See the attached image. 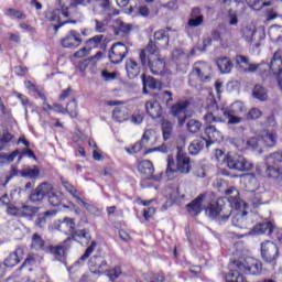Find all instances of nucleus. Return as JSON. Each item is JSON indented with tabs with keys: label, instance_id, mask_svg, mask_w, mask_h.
Instances as JSON below:
<instances>
[{
	"label": "nucleus",
	"instance_id": "5fc2aeb1",
	"mask_svg": "<svg viewBox=\"0 0 282 282\" xmlns=\"http://www.w3.org/2000/svg\"><path fill=\"white\" fill-rule=\"evenodd\" d=\"M142 149H144V145H142V142H137V143L132 144L131 147H127L126 151L130 155H133L135 153H140L142 151Z\"/></svg>",
	"mask_w": 282,
	"mask_h": 282
},
{
	"label": "nucleus",
	"instance_id": "58836bf2",
	"mask_svg": "<svg viewBox=\"0 0 282 282\" xmlns=\"http://www.w3.org/2000/svg\"><path fill=\"white\" fill-rule=\"evenodd\" d=\"M31 249L32 250H44L45 249V240H43L41 235L34 234L32 236Z\"/></svg>",
	"mask_w": 282,
	"mask_h": 282
},
{
	"label": "nucleus",
	"instance_id": "a18cd8bd",
	"mask_svg": "<svg viewBox=\"0 0 282 282\" xmlns=\"http://www.w3.org/2000/svg\"><path fill=\"white\" fill-rule=\"evenodd\" d=\"M17 155H19V149H15L10 154H0V160H2L1 164H11V162L17 159Z\"/></svg>",
	"mask_w": 282,
	"mask_h": 282
},
{
	"label": "nucleus",
	"instance_id": "49530a36",
	"mask_svg": "<svg viewBox=\"0 0 282 282\" xmlns=\"http://www.w3.org/2000/svg\"><path fill=\"white\" fill-rule=\"evenodd\" d=\"M225 194L229 196L228 202H232L234 204H239V191L235 187H230L225 191Z\"/></svg>",
	"mask_w": 282,
	"mask_h": 282
},
{
	"label": "nucleus",
	"instance_id": "c9c22d12",
	"mask_svg": "<svg viewBox=\"0 0 282 282\" xmlns=\"http://www.w3.org/2000/svg\"><path fill=\"white\" fill-rule=\"evenodd\" d=\"M273 227L274 225L271 221L260 223L253 227V232L254 235H265V232L270 235Z\"/></svg>",
	"mask_w": 282,
	"mask_h": 282
},
{
	"label": "nucleus",
	"instance_id": "7ed1b4c3",
	"mask_svg": "<svg viewBox=\"0 0 282 282\" xmlns=\"http://www.w3.org/2000/svg\"><path fill=\"white\" fill-rule=\"evenodd\" d=\"M282 151L273 152L265 159V174L271 180L282 182Z\"/></svg>",
	"mask_w": 282,
	"mask_h": 282
},
{
	"label": "nucleus",
	"instance_id": "4d7b16f0",
	"mask_svg": "<svg viewBox=\"0 0 282 282\" xmlns=\"http://www.w3.org/2000/svg\"><path fill=\"white\" fill-rule=\"evenodd\" d=\"M15 96L20 100L21 105L24 107L25 113H28V107H32V102H30V99L28 98V96L21 93H17Z\"/></svg>",
	"mask_w": 282,
	"mask_h": 282
},
{
	"label": "nucleus",
	"instance_id": "72a5a7b5",
	"mask_svg": "<svg viewBox=\"0 0 282 282\" xmlns=\"http://www.w3.org/2000/svg\"><path fill=\"white\" fill-rule=\"evenodd\" d=\"M230 268H235L236 270H231L229 273L225 275L226 282H243V275L241 274L242 271H239L238 268L232 267V262H230Z\"/></svg>",
	"mask_w": 282,
	"mask_h": 282
},
{
	"label": "nucleus",
	"instance_id": "f03ea898",
	"mask_svg": "<svg viewBox=\"0 0 282 282\" xmlns=\"http://www.w3.org/2000/svg\"><path fill=\"white\" fill-rule=\"evenodd\" d=\"M77 239H85L86 243H89L91 234H89V230L87 229H77V231L66 238L61 245L50 246L48 252L54 254L57 259H65L67 252H69V248H72V242L77 241Z\"/></svg>",
	"mask_w": 282,
	"mask_h": 282
},
{
	"label": "nucleus",
	"instance_id": "c03bdc74",
	"mask_svg": "<svg viewBox=\"0 0 282 282\" xmlns=\"http://www.w3.org/2000/svg\"><path fill=\"white\" fill-rule=\"evenodd\" d=\"M261 138L263 139L264 142L267 140H269V142H276L279 135L276 134L275 130H263L261 132Z\"/></svg>",
	"mask_w": 282,
	"mask_h": 282
},
{
	"label": "nucleus",
	"instance_id": "13d9d810",
	"mask_svg": "<svg viewBox=\"0 0 282 282\" xmlns=\"http://www.w3.org/2000/svg\"><path fill=\"white\" fill-rule=\"evenodd\" d=\"M14 140V134H12L8 129L0 131V142H12Z\"/></svg>",
	"mask_w": 282,
	"mask_h": 282
},
{
	"label": "nucleus",
	"instance_id": "5701e85b",
	"mask_svg": "<svg viewBox=\"0 0 282 282\" xmlns=\"http://www.w3.org/2000/svg\"><path fill=\"white\" fill-rule=\"evenodd\" d=\"M154 44L156 45L158 50H160V47H169L171 36L169 35V31L162 29L154 33Z\"/></svg>",
	"mask_w": 282,
	"mask_h": 282
},
{
	"label": "nucleus",
	"instance_id": "c756f323",
	"mask_svg": "<svg viewBox=\"0 0 282 282\" xmlns=\"http://www.w3.org/2000/svg\"><path fill=\"white\" fill-rule=\"evenodd\" d=\"M186 109H188V101H178L171 106L170 112L174 118H180L182 113L183 116L186 113Z\"/></svg>",
	"mask_w": 282,
	"mask_h": 282
},
{
	"label": "nucleus",
	"instance_id": "9b49d317",
	"mask_svg": "<svg viewBox=\"0 0 282 282\" xmlns=\"http://www.w3.org/2000/svg\"><path fill=\"white\" fill-rule=\"evenodd\" d=\"M204 23V14L199 7H194L191 11L189 19L185 25V32H189L191 28H199Z\"/></svg>",
	"mask_w": 282,
	"mask_h": 282
},
{
	"label": "nucleus",
	"instance_id": "603ef678",
	"mask_svg": "<svg viewBox=\"0 0 282 282\" xmlns=\"http://www.w3.org/2000/svg\"><path fill=\"white\" fill-rule=\"evenodd\" d=\"M73 142H91V140L83 131L77 130L73 135Z\"/></svg>",
	"mask_w": 282,
	"mask_h": 282
},
{
	"label": "nucleus",
	"instance_id": "680f3d73",
	"mask_svg": "<svg viewBox=\"0 0 282 282\" xmlns=\"http://www.w3.org/2000/svg\"><path fill=\"white\" fill-rule=\"evenodd\" d=\"M120 274H122L120 267H115L113 269L108 270L107 276L110 279V281H116Z\"/></svg>",
	"mask_w": 282,
	"mask_h": 282
},
{
	"label": "nucleus",
	"instance_id": "7c9ffc66",
	"mask_svg": "<svg viewBox=\"0 0 282 282\" xmlns=\"http://www.w3.org/2000/svg\"><path fill=\"white\" fill-rule=\"evenodd\" d=\"M24 144V149L19 150L18 153V162H21L23 160V158H31L32 160H35V162L39 160L36 158V154L34 153V150L30 149V142H23Z\"/></svg>",
	"mask_w": 282,
	"mask_h": 282
},
{
	"label": "nucleus",
	"instance_id": "4468645a",
	"mask_svg": "<svg viewBox=\"0 0 282 282\" xmlns=\"http://www.w3.org/2000/svg\"><path fill=\"white\" fill-rule=\"evenodd\" d=\"M148 67L153 76H162L164 75V69H166V63L160 57L154 59L148 57Z\"/></svg>",
	"mask_w": 282,
	"mask_h": 282
},
{
	"label": "nucleus",
	"instance_id": "79ce46f5",
	"mask_svg": "<svg viewBox=\"0 0 282 282\" xmlns=\"http://www.w3.org/2000/svg\"><path fill=\"white\" fill-rule=\"evenodd\" d=\"M22 217H29L32 219L36 213H39V207L30 206V205H23L21 207Z\"/></svg>",
	"mask_w": 282,
	"mask_h": 282
},
{
	"label": "nucleus",
	"instance_id": "bf43d9fd",
	"mask_svg": "<svg viewBox=\"0 0 282 282\" xmlns=\"http://www.w3.org/2000/svg\"><path fill=\"white\" fill-rule=\"evenodd\" d=\"M182 58H186V53H184V50L182 48H175L172 52V59L174 61V63H180Z\"/></svg>",
	"mask_w": 282,
	"mask_h": 282
},
{
	"label": "nucleus",
	"instance_id": "4c0bfd02",
	"mask_svg": "<svg viewBox=\"0 0 282 282\" xmlns=\"http://www.w3.org/2000/svg\"><path fill=\"white\" fill-rule=\"evenodd\" d=\"M161 129L163 133V140H171V135H173V123L169 120H163L161 123Z\"/></svg>",
	"mask_w": 282,
	"mask_h": 282
},
{
	"label": "nucleus",
	"instance_id": "774afa93",
	"mask_svg": "<svg viewBox=\"0 0 282 282\" xmlns=\"http://www.w3.org/2000/svg\"><path fill=\"white\" fill-rule=\"evenodd\" d=\"M206 142H224V134L216 129L214 134H212L210 140H207Z\"/></svg>",
	"mask_w": 282,
	"mask_h": 282
},
{
	"label": "nucleus",
	"instance_id": "09e8293b",
	"mask_svg": "<svg viewBox=\"0 0 282 282\" xmlns=\"http://www.w3.org/2000/svg\"><path fill=\"white\" fill-rule=\"evenodd\" d=\"M102 39H105V35H95L86 41V45H93L94 48L100 47Z\"/></svg>",
	"mask_w": 282,
	"mask_h": 282
},
{
	"label": "nucleus",
	"instance_id": "a19ab883",
	"mask_svg": "<svg viewBox=\"0 0 282 282\" xmlns=\"http://www.w3.org/2000/svg\"><path fill=\"white\" fill-rule=\"evenodd\" d=\"M65 113H68L70 116V118L78 117V102H76V99L70 100L66 105Z\"/></svg>",
	"mask_w": 282,
	"mask_h": 282
},
{
	"label": "nucleus",
	"instance_id": "69168bd1",
	"mask_svg": "<svg viewBox=\"0 0 282 282\" xmlns=\"http://www.w3.org/2000/svg\"><path fill=\"white\" fill-rule=\"evenodd\" d=\"M36 228L43 230L47 226V217L45 215H40L35 220Z\"/></svg>",
	"mask_w": 282,
	"mask_h": 282
},
{
	"label": "nucleus",
	"instance_id": "6e6d98bb",
	"mask_svg": "<svg viewBox=\"0 0 282 282\" xmlns=\"http://www.w3.org/2000/svg\"><path fill=\"white\" fill-rule=\"evenodd\" d=\"M46 19H47V21H51V22L56 21L57 23H59L61 22V9H55V10L48 12L46 14Z\"/></svg>",
	"mask_w": 282,
	"mask_h": 282
},
{
	"label": "nucleus",
	"instance_id": "39448f33",
	"mask_svg": "<svg viewBox=\"0 0 282 282\" xmlns=\"http://www.w3.org/2000/svg\"><path fill=\"white\" fill-rule=\"evenodd\" d=\"M231 267L237 268L239 272L253 275L259 274L263 270L261 261L250 257L243 260H231Z\"/></svg>",
	"mask_w": 282,
	"mask_h": 282
},
{
	"label": "nucleus",
	"instance_id": "3c124183",
	"mask_svg": "<svg viewBox=\"0 0 282 282\" xmlns=\"http://www.w3.org/2000/svg\"><path fill=\"white\" fill-rule=\"evenodd\" d=\"M269 237L273 239V241H282V229L279 227L273 226L270 230Z\"/></svg>",
	"mask_w": 282,
	"mask_h": 282
},
{
	"label": "nucleus",
	"instance_id": "de8ad7c7",
	"mask_svg": "<svg viewBox=\"0 0 282 282\" xmlns=\"http://www.w3.org/2000/svg\"><path fill=\"white\" fill-rule=\"evenodd\" d=\"M7 12L10 19H19L20 21H24V19H26L25 13H23V11L9 8Z\"/></svg>",
	"mask_w": 282,
	"mask_h": 282
},
{
	"label": "nucleus",
	"instance_id": "e2e57ef3",
	"mask_svg": "<svg viewBox=\"0 0 282 282\" xmlns=\"http://www.w3.org/2000/svg\"><path fill=\"white\" fill-rule=\"evenodd\" d=\"M230 109L232 113H243V101L236 100L231 104Z\"/></svg>",
	"mask_w": 282,
	"mask_h": 282
},
{
	"label": "nucleus",
	"instance_id": "0e129e2a",
	"mask_svg": "<svg viewBox=\"0 0 282 282\" xmlns=\"http://www.w3.org/2000/svg\"><path fill=\"white\" fill-rule=\"evenodd\" d=\"M91 52V47L87 48V47H82L79 48L77 52L74 53V58H85V56H89Z\"/></svg>",
	"mask_w": 282,
	"mask_h": 282
},
{
	"label": "nucleus",
	"instance_id": "e433bc0d",
	"mask_svg": "<svg viewBox=\"0 0 282 282\" xmlns=\"http://www.w3.org/2000/svg\"><path fill=\"white\" fill-rule=\"evenodd\" d=\"M156 100H159V102L165 107H171V102H173V93L170 90H163L156 95Z\"/></svg>",
	"mask_w": 282,
	"mask_h": 282
},
{
	"label": "nucleus",
	"instance_id": "6e6552de",
	"mask_svg": "<svg viewBox=\"0 0 282 282\" xmlns=\"http://www.w3.org/2000/svg\"><path fill=\"white\" fill-rule=\"evenodd\" d=\"M62 47L66 50H78L83 45V37L80 33L76 30H70L62 40Z\"/></svg>",
	"mask_w": 282,
	"mask_h": 282
},
{
	"label": "nucleus",
	"instance_id": "8fccbe9b",
	"mask_svg": "<svg viewBox=\"0 0 282 282\" xmlns=\"http://www.w3.org/2000/svg\"><path fill=\"white\" fill-rule=\"evenodd\" d=\"M130 122L133 124H142V122H144V112L140 110L134 111L130 118Z\"/></svg>",
	"mask_w": 282,
	"mask_h": 282
},
{
	"label": "nucleus",
	"instance_id": "393cba45",
	"mask_svg": "<svg viewBox=\"0 0 282 282\" xmlns=\"http://www.w3.org/2000/svg\"><path fill=\"white\" fill-rule=\"evenodd\" d=\"M126 14H130L131 17H143L147 19L149 14H151V10L147 6H134L124 10Z\"/></svg>",
	"mask_w": 282,
	"mask_h": 282
},
{
	"label": "nucleus",
	"instance_id": "f704fd0d",
	"mask_svg": "<svg viewBox=\"0 0 282 282\" xmlns=\"http://www.w3.org/2000/svg\"><path fill=\"white\" fill-rule=\"evenodd\" d=\"M96 246H97L96 240H93L90 246L86 248L84 254L80 256V258L77 261H75L74 265H83V263H85V261H87V259L91 257V254L94 253V250H96Z\"/></svg>",
	"mask_w": 282,
	"mask_h": 282
},
{
	"label": "nucleus",
	"instance_id": "37998d69",
	"mask_svg": "<svg viewBox=\"0 0 282 282\" xmlns=\"http://www.w3.org/2000/svg\"><path fill=\"white\" fill-rule=\"evenodd\" d=\"M187 131L189 133H197L202 129V123L197 119H189L186 123Z\"/></svg>",
	"mask_w": 282,
	"mask_h": 282
},
{
	"label": "nucleus",
	"instance_id": "a211bd4d",
	"mask_svg": "<svg viewBox=\"0 0 282 282\" xmlns=\"http://www.w3.org/2000/svg\"><path fill=\"white\" fill-rule=\"evenodd\" d=\"M231 224L241 230L250 228V220H248V212H237L231 218Z\"/></svg>",
	"mask_w": 282,
	"mask_h": 282
},
{
	"label": "nucleus",
	"instance_id": "cd10ccee",
	"mask_svg": "<svg viewBox=\"0 0 282 282\" xmlns=\"http://www.w3.org/2000/svg\"><path fill=\"white\" fill-rule=\"evenodd\" d=\"M216 65L220 72V74H230L232 72V67H235V64H232V61L228 59V57H220L217 59Z\"/></svg>",
	"mask_w": 282,
	"mask_h": 282
},
{
	"label": "nucleus",
	"instance_id": "864d4df0",
	"mask_svg": "<svg viewBox=\"0 0 282 282\" xmlns=\"http://www.w3.org/2000/svg\"><path fill=\"white\" fill-rule=\"evenodd\" d=\"M202 149H204V143L202 142H192L188 145V152L191 153V155H197V153H199Z\"/></svg>",
	"mask_w": 282,
	"mask_h": 282
},
{
	"label": "nucleus",
	"instance_id": "ddd939ff",
	"mask_svg": "<svg viewBox=\"0 0 282 282\" xmlns=\"http://www.w3.org/2000/svg\"><path fill=\"white\" fill-rule=\"evenodd\" d=\"M205 199L206 193L199 194L194 200L187 204V213H189V215H192L193 217H197V215H200L202 210H204L202 204H204Z\"/></svg>",
	"mask_w": 282,
	"mask_h": 282
},
{
	"label": "nucleus",
	"instance_id": "aec40b11",
	"mask_svg": "<svg viewBox=\"0 0 282 282\" xmlns=\"http://www.w3.org/2000/svg\"><path fill=\"white\" fill-rule=\"evenodd\" d=\"M138 171L145 180H152L153 174L155 173V167L150 160H143L138 164Z\"/></svg>",
	"mask_w": 282,
	"mask_h": 282
},
{
	"label": "nucleus",
	"instance_id": "a878e982",
	"mask_svg": "<svg viewBox=\"0 0 282 282\" xmlns=\"http://www.w3.org/2000/svg\"><path fill=\"white\" fill-rule=\"evenodd\" d=\"M126 70L130 79L138 78L140 75V66L135 59L129 58L126 61Z\"/></svg>",
	"mask_w": 282,
	"mask_h": 282
},
{
	"label": "nucleus",
	"instance_id": "c85d7f7f",
	"mask_svg": "<svg viewBox=\"0 0 282 282\" xmlns=\"http://www.w3.org/2000/svg\"><path fill=\"white\" fill-rule=\"evenodd\" d=\"M112 118H113V120H116L117 122H127V120H129V115H128L127 107L117 106V107L112 110Z\"/></svg>",
	"mask_w": 282,
	"mask_h": 282
},
{
	"label": "nucleus",
	"instance_id": "ea45409f",
	"mask_svg": "<svg viewBox=\"0 0 282 282\" xmlns=\"http://www.w3.org/2000/svg\"><path fill=\"white\" fill-rule=\"evenodd\" d=\"M21 177H29L30 180H39V175H41V170L39 167L34 169H24L20 171Z\"/></svg>",
	"mask_w": 282,
	"mask_h": 282
},
{
	"label": "nucleus",
	"instance_id": "423d86ee",
	"mask_svg": "<svg viewBox=\"0 0 282 282\" xmlns=\"http://www.w3.org/2000/svg\"><path fill=\"white\" fill-rule=\"evenodd\" d=\"M127 54H129L127 45L122 42H117L109 50L108 58L112 65H120V63L124 61Z\"/></svg>",
	"mask_w": 282,
	"mask_h": 282
},
{
	"label": "nucleus",
	"instance_id": "1a4fd4ad",
	"mask_svg": "<svg viewBox=\"0 0 282 282\" xmlns=\"http://www.w3.org/2000/svg\"><path fill=\"white\" fill-rule=\"evenodd\" d=\"M227 166L231 171H240L241 173L250 171L252 169V163L248 162L242 155L228 156Z\"/></svg>",
	"mask_w": 282,
	"mask_h": 282
},
{
	"label": "nucleus",
	"instance_id": "dca6fc26",
	"mask_svg": "<svg viewBox=\"0 0 282 282\" xmlns=\"http://www.w3.org/2000/svg\"><path fill=\"white\" fill-rule=\"evenodd\" d=\"M109 32H112L115 36H120V34H129L133 30L132 24H127L122 20L117 19L113 21V24L108 28Z\"/></svg>",
	"mask_w": 282,
	"mask_h": 282
},
{
	"label": "nucleus",
	"instance_id": "f8f14e48",
	"mask_svg": "<svg viewBox=\"0 0 282 282\" xmlns=\"http://www.w3.org/2000/svg\"><path fill=\"white\" fill-rule=\"evenodd\" d=\"M147 52L151 54V56H158L160 54V50H158V45L154 44L153 40H150L145 48L141 50L139 54L142 67H149V58H147Z\"/></svg>",
	"mask_w": 282,
	"mask_h": 282
},
{
	"label": "nucleus",
	"instance_id": "bb28decb",
	"mask_svg": "<svg viewBox=\"0 0 282 282\" xmlns=\"http://www.w3.org/2000/svg\"><path fill=\"white\" fill-rule=\"evenodd\" d=\"M100 58H102V52L101 51L97 52L91 57H88V58H86L84 61H80L79 65H78L79 72L82 74H85L87 67H89V65H96V61H100Z\"/></svg>",
	"mask_w": 282,
	"mask_h": 282
},
{
	"label": "nucleus",
	"instance_id": "412c9836",
	"mask_svg": "<svg viewBox=\"0 0 282 282\" xmlns=\"http://www.w3.org/2000/svg\"><path fill=\"white\" fill-rule=\"evenodd\" d=\"M46 197L48 199V204L53 207L61 206L63 203V192L54 188L52 184H50V189L46 193Z\"/></svg>",
	"mask_w": 282,
	"mask_h": 282
},
{
	"label": "nucleus",
	"instance_id": "052dcab7",
	"mask_svg": "<svg viewBox=\"0 0 282 282\" xmlns=\"http://www.w3.org/2000/svg\"><path fill=\"white\" fill-rule=\"evenodd\" d=\"M144 140L147 142L151 141V140H154L158 141V135L155 134V130H145L143 135H142V139H141V142H144Z\"/></svg>",
	"mask_w": 282,
	"mask_h": 282
},
{
	"label": "nucleus",
	"instance_id": "2eb2a0df",
	"mask_svg": "<svg viewBox=\"0 0 282 282\" xmlns=\"http://www.w3.org/2000/svg\"><path fill=\"white\" fill-rule=\"evenodd\" d=\"M141 80L143 85V94L148 95L149 89L155 90V89H162V82L158 80L153 76H148L147 74L141 75Z\"/></svg>",
	"mask_w": 282,
	"mask_h": 282
},
{
	"label": "nucleus",
	"instance_id": "2f4dec72",
	"mask_svg": "<svg viewBox=\"0 0 282 282\" xmlns=\"http://www.w3.org/2000/svg\"><path fill=\"white\" fill-rule=\"evenodd\" d=\"M252 96L256 100H260L261 102H265L268 100V89L263 87L261 84H257L253 87Z\"/></svg>",
	"mask_w": 282,
	"mask_h": 282
},
{
	"label": "nucleus",
	"instance_id": "4be33fe9",
	"mask_svg": "<svg viewBox=\"0 0 282 282\" xmlns=\"http://www.w3.org/2000/svg\"><path fill=\"white\" fill-rule=\"evenodd\" d=\"M269 69H271L272 74L274 76H279L282 72V51L278 50L273 54V57L271 58V62L269 64Z\"/></svg>",
	"mask_w": 282,
	"mask_h": 282
},
{
	"label": "nucleus",
	"instance_id": "f3484780",
	"mask_svg": "<svg viewBox=\"0 0 282 282\" xmlns=\"http://www.w3.org/2000/svg\"><path fill=\"white\" fill-rule=\"evenodd\" d=\"M50 191V184L48 183H42L40 184L34 192H32L29 196L30 202H33V204H36V202H43L45 197H47V193Z\"/></svg>",
	"mask_w": 282,
	"mask_h": 282
},
{
	"label": "nucleus",
	"instance_id": "6ab92c4d",
	"mask_svg": "<svg viewBox=\"0 0 282 282\" xmlns=\"http://www.w3.org/2000/svg\"><path fill=\"white\" fill-rule=\"evenodd\" d=\"M145 111L150 118L158 120V118L162 117V104H160L158 100L147 101Z\"/></svg>",
	"mask_w": 282,
	"mask_h": 282
},
{
	"label": "nucleus",
	"instance_id": "0eeeda50",
	"mask_svg": "<svg viewBox=\"0 0 282 282\" xmlns=\"http://www.w3.org/2000/svg\"><path fill=\"white\" fill-rule=\"evenodd\" d=\"M261 257L267 263H274L279 259V247L272 241L261 243Z\"/></svg>",
	"mask_w": 282,
	"mask_h": 282
},
{
	"label": "nucleus",
	"instance_id": "b1692460",
	"mask_svg": "<svg viewBox=\"0 0 282 282\" xmlns=\"http://www.w3.org/2000/svg\"><path fill=\"white\" fill-rule=\"evenodd\" d=\"M56 230H59V232H67L65 231V228H68V232L70 234V237L74 235V232H78L76 230V223L73 218L65 217L62 220H59L58 225H55Z\"/></svg>",
	"mask_w": 282,
	"mask_h": 282
},
{
	"label": "nucleus",
	"instance_id": "473e14b6",
	"mask_svg": "<svg viewBox=\"0 0 282 282\" xmlns=\"http://www.w3.org/2000/svg\"><path fill=\"white\" fill-rule=\"evenodd\" d=\"M247 147H249V149L253 150L254 153H258V155H261V153H265V151H268L269 149H272V147H274L273 144H268V143H259V142H247L246 143Z\"/></svg>",
	"mask_w": 282,
	"mask_h": 282
},
{
	"label": "nucleus",
	"instance_id": "20e7f679",
	"mask_svg": "<svg viewBox=\"0 0 282 282\" xmlns=\"http://www.w3.org/2000/svg\"><path fill=\"white\" fill-rule=\"evenodd\" d=\"M205 213L212 220L217 221L218 224H226L232 215V208L229 207V209H227L226 205H220L218 200L209 204L206 207Z\"/></svg>",
	"mask_w": 282,
	"mask_h": 282
},
{
	"label": "nucleus",
	"instance_id": "f257e3e1",
	"mask_svg": "<svg viewBox=\"0 0 282 282\" xmlns=\"http://www.w3.org/2000/svg\"><path fill=\"white\" fill-rule=\"evenodd\" d=\"M172 151H177L176 154V169L178 173H191V158L186 152H183L182 148L177 143L164 142L159 147L150 148L144 151L143 155H149L150 153H172Z\"/></svg>",
	"mask_w": 282,
	"mask_h": 282
},
{
	"label": "nucleus",
	"instance_id": "9d476101",
	"mask_svg": "<svg viewBox=\"0 0 282 282\" xmlns=\"http://www.w3.org/2000/svg\"><path fill=\"white\" fill-rule=\"evenodd\" d=\"M25 258V249L23 247H18L14 251L9 253V256L4 259L3 265L4 268H17L23 259Z\"/></svg>",
	"mask_w": 282,
	"mask_h": 282
},
{
	"label": "nucleus",
	"instance_id": "338daca9",
	"mask_svg": "<svg viewBox=\"0 0 282 282\" xmlns=\"http://www.w3.org/2000/svg\"><path fill=\"white\" fill-rule=\"evenodd\" d=\"M62 185L64 186L65 191L69 193V195H72L73 197H76V193H78V189H76L74 185H72L67 181H63Z\"/></svg>",
	"mask_w": 282,
	"mask_h": 282
}]
</instances>
